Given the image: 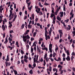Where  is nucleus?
Segmentation results:
<instances>
[{"label":"nucleus","mask_w":75,"mask_h":75,"mask_svg":"<svg viewBox=\"0 0 75 75\" xmlns=\"http://www.w3.org/2000/svg\"><path fill=\"white\" fill-rule=\"evenodd\" d=\"M21 62H22V64H24V60L22 59L21 60Z\"/></svg>","instance_id":"de8ad7c7"},{"label":"nucleus","mask_w":75,"mask_h":75,"mask_svg":"<svg viewBox=\"0 0 75 75\" xmlns=\"http://www.w3.org/2000/svg\"><path fill=\"white\" fill-rule=\"evenodd\" d=\"M74 58V57L73 56L71 57V61H73V59Z\"/></svg>","instance_id":"603ef678"},{"label":"nucleus","mask_w":75,"mask_h":75,"mask_svg":"<svg viewBox=\"0 0 75 75\" xmlns=\"http://www.w3.org/2000/svg\"><path fill=\"white\" fill-rule=\"evenodd\" d=\"M38 11L37 10H36V11L37 12V13H40V8H39L38 9Z\"/></svg>","instance_id":"dca6fc26"},{"label":"nucleus","mask_w":75,"mask_h":75,"mask_svg":"<svg viewBox=\"0 0 75 75\" xmlns=\"http://www.w3.org/2000/svg\"><path fill=\"white\" fill-rule=\"evenodd\" d=\"M24 24H22L21 26V29H23L24 28Z\"/></svg>","instance_id":"58836bf2"},{"label":"nucleus","mask_w":75,"mask_h":75,"mask_svg":"<svg viewBox=\"0 0 75 75\" xmlns=\"http://www.w3.org/2000/svg\"><path fill=\"white\" fill-rule=\"evenodd\" d=\"M44 42H42V44L41 45V46L42 47H44Z\"/></svg>","instance_id":"4c0bfd02"},{"label":"nucleus","mask_w":75,"mask_h":75,"mask_svg":"<svg viewBox=\"0 0 75 75\" xmlns=\"http://www.w3.org/2000/svg\"><path fill=\"white\" fill-rule=\"evenodd\" d=\"M33 66L34 67H35L36 66V64H35V63H34L33 64Z\"/></svg>","instance_id":"864d4df0"},{"label":"nucleus","mask_w":75,"mask_h":75,"mask_svg":"<svg viewBox=\"0 0 75 75\" xmlns=\"http://www.w3.org/2000/svg\"><path fill=\"white\" fill-rule=\"evenodd\" d=\"M58 11H59V9H57L56 10V12H57V13H58Z\"/></svg>","instance_id":"0e129e2a"},{"label":"nucleus","mask_w":75,"mask_h":75,"mask_svg":"<svg viewBox=\"0 0 75 75\" xmlns=\"http://www.w3.org/2000/svg\"><path fill=\"white\" fill-rule=\"evenodd\" d=\"M33 45H34V46L36 47V46H37V45H36V43L35 42H34L33 44Z\"/></svg>","instance_id":"ea45409f"},{"label":"nucleus","mask_w":75,"mask_h":75,"mask_svg":"<svg viewBox=\"0 0 75 75\" xmlns=\"http://www.w3.org/2000/svg\"><path fill=\"white\" fill-rule=\"evenodd\" d=\"M24 62H25L26 63H27V62H28V60H27V59H24Z\"/></svg>","instance_id":"c756f323"},{"label":"nucleus","mask_w":75,"mask_h":75,"mask_svg":"<svg viewBox=\"0 0 75 75\" xmlns=\"http://www.w3.org/2000/svg\"><path fill=\"white\" fill-rule=\"evenodd\" d=\"M29 73L30 74H33V70L31 69L29 71Z\"/></svg>","instance_id":"393cba45"},{"label":"nucleus","mask_w":75,"mask_h":75,"mask_svg":"<svg viewBox=\"0 0 75 75\" xmlns=\"http://www.w3.org/2000/svg\"><path fill=\"white\" fill-rule=\"evenodd\" d=\"M6 40L5 42H4V43L5 44H7V41H8V40H7V37H6L5 39Z\"/></svg>","instance_id":"aec40b11"},{"label":"nucleus","mask_w":75,"mask_h":75,"mask_svg":"<svg viewBox=\"0 0 75 75\" xmlns=\"http://www.w3.org/2000/svg\"><path fill=\"white\" fill-rule=\"evenodd\" d=\"M57 19L58 20H59V21H61V18H60L58 16H57Z\"/></svg>","instance_id":"f8f14e48"},{"label":"nucleus","mask_w":75,"mask_h":75,"mask_svg":"<svg viewBox=\"0 0 75 75\" xmlns=\"http://www.w3.org/2000/svg\"><path fill=\"white\" fill-rule=\"evenodd\" d=\"M13 71L14 72L15 75H17L18 74L17 71L14 70H13Z\"/></svg>","instance_id":"412c9836"},{"label":"nucleus","mask_w":75,"mask_h":75,"mask_svg":"<svg viewBox=\"0 0 75 75\" xmlns=\"http://www.w3.org/2000/svg\"><path fill=\"white\" fill-rule=\"evenodd\" d=\"M53 18V21L52 22L53 24H55V21H56V18H55V14L54 13H52L50 17L51 18Z\"/></svg>","instance_id":"f03ea898"},{"label":"nucleus","mask_w":75,"mask_h":75,"mask_svg":"<svg viewBox=\"0 0 75 75\" xmlns=\"http://www.w3.org/2000/svg\"><path fill=\"white\" fill-rule=\"evenodd\" d=\"M9 35H10V37H11V38H13V36L12 35H11V34H10Z\"/></svg>","instance_id":"4d7b16f0"},{"label":"nucleus","mask_w":75,"mask_h":75,"mask_svg":"<svg viewBox=\"0 0 75 75\" xmlns=\"http://www.w3.org/2000/svg\"><path fill=\"white\" fill-rule=\"evenodd\" d=\"M28 34V33L26 32V33H24V35H27V34Z\"/></svg>","instance_id":"e2e57ef3"},{"label":"nucleus","mask_w":75,"mask_h":75,"mask_svg":"<svg viewBox=\"0 0 75 75\" xmlns=\"http://www.w3.org/2000/svg\"><path fill=\"white\" fill-rule=\"evenodd\" d=\"M5 61H9V56L8 55L7 56V58L6 59H5Z\"/></svg>","instance_id":"9b49d317"},{"label":"nucleus","mask_w":75,"mask_h":75,"mask_svg":"<svg viewBox=\"0 0 75 75\" xmlns=\"http://www.w3.org/2000/svg\"><path fill=\"white\" fill-rule=\"evenodd\" d=\"M72 6V3H70L69 4V6Z\"/></svg>","instance_id":"680f3d73"},{"label":"nucleus","mask_w":75,"mask_h":75,"mask_svg":"<svg viewBox=\"0 0 75 75\" xmlns=\"http://www.w3.org/2000/svg\"><path fill=\"white\" fill-rule=\"evenodd\" d=\"M39 5L40 7H43V6L41 5V3H40V1L39 2Z\"/></svg>","instance_id":"6ab92c4d"},{"label":"nucleus","mask_w":75,"mask_h":75,"mask_svg":"<svg viewBox=\"0 0 75 75\" xmlns=\"http://www.w3.org/2000/svg\"><path fill=\"white\" fill-rule=\"evenodd\" d=\"M28 56H27L26 55H25L24 56V59H28Z\"/></svg>","instance_id":"7c9ffc66"},{"label":"nucleus","mask_w":75,"mask_h":75,"mask_svg":"<svg viewBox=\"0 0 75 75\" xmlns=\"http://www.w3.org/2000/svg\"><path fill=\"white\" fill-rule=\"evenodd\" d=\"M52 69V67L51 66H50L49 67V71L50 72L51 71Z\"/></svg>","instance_id":"e433bc0d"},{"label":"nucleus","mask_w":75,"mask_h":75,"mask_svg":"<svg viewBox=\"0 0 75 75\" xmlns=\"http://www.w3.org/2000/svg\"><path fill=\"white\" fill-rule=\"evenodd\" d=\"M29 1H30V0H26V3L27 4H28V2H29Z\"/></svg>","instance_id":"338daca9"},{"label":"nucleus","mask_w":75,"mask_h":75,"mask_svg":"<svg viewBox=\"0 0 75 75\" xmlns=\"http://www.w3.org/2000/svg\"><path fill=\"white\" fill-rule=\"evenodd\" d=\"M33 7V6H31L30 7H28V8L29 10H31V9Z\"/></svg>","instance_id":"f3484780"},{"label":"nucleus","mask_w":75,"mask_h":75,"mask_svg":"<svg viewBox=\"0 0 75 75\" xmlns=\"http://www.w3.org/2000/svg\"><path fill=\"white\" fill-rule=\"evenodd\" d=\"M72 69L74 72H75V68L74 67H73Z\"/></svg>","instance_id":"13d9d810"},{"label":"nucleus","mask_w":75,"mask_h":75,"mask_svg":"<svg viewBox=\"0 0 75 75\" xmlns=\"http://www.w3.org/2000/svg\"><path fill=\"white\" fill-rule=\"evenodd\" d=\"M52 6H55V3H53L51 4L52 7Z\"/></svg>","instance_id":"a18cd8bd"},{"label":"nucleus","mask_w":75,"mask_h":75,"mask_svg":"<svg viewBox=\"0 0 75 75\" xmlns=\"http://www.w3.org/2000/svg\"><path fill=\"white\" fill-rule=\"evenodd\" d=\"M37 47L38 51L39 52V53H41V50H40V49L39 47H38V46H37Z\"/></svg>","instance_id":"1a4fd4ad"},{"label":"nucleus","mask_w":75,"mask_h":75,"mask_svg":"<svg viewBox=\"0 0 75 75\" xmlns=\"http://www.w3.org/2000/svg\"><path fill=\"white\" fill-rule=\"evenodd\" d=\"M26 47L27 49H29V45H26Z\"/></svg>","instance_id":"a19ab883"},{"label":"nucleus","mask_w":75,"mask_h":75,"mask_svg":"<svg viewBox=\"0 0 75 75\" xmlns=\"http://www.w3.org/2000/svg\"><path fill=\"white\" fill-rule=\"evenodd\" d=\"M52 44H50L49 45V50L50 51V52H52Z\"/></svg>","instance_id":"20e7f679"},{"label":"nucleus","mask_w":75,"mask_h":75,"mask_svg":"<svg viewBox=\"0 0 75 75\" xmlns=\"http://www.w3.org/2000/svg\"><path fill=\"white\" fill-rule=\"evenodd\" d=\"M68 26L69 27H68L67 28V30H70L71 29V26H70V25H68Z\"/></svg>","instance_id":"ddd939ff"},{"label":"nucleus","mask_w":75,"mask_h":75,"mask_svg":"<svg viewBox=\"0 0 75 75\" xmlns=\"http://www.w3.org/2000/svg\"><path fill=\"white\" fill-rule=\"evenodd\" d=\"M24 35H23L22 38L24 42H26L27 39H30V37L28 35H27L26 36H24Z\"/></svg>","instance_id":"f257e3e1"},{"label":"nucleus","mask_w":75,"mask_h":75,"mask_svg":"<svg viewBox=\"0 0 75 75\" xmlns=\"http://www.w3.org/2000/svg\"><path fill=\"white\" fill-rule=\"evenodd\" d=\"M34 49L35 50V51H36V50H37L36 47H34Z\"/></svg>","instance_id":"69168bd1"},{"label":"nucleus","mask_w":75,"mask_h":75,"mask_svg":"<svg viewBox=\"0 0 75 75\" xmlns=\"http://www.w3.org/2000/svg\"><path fill=\"white\" fill-rule=\"evenodd\" d=\"M2 28L3 31H5V26H4V25H3L2 26Z\"/></svg>","instance_id":"2eb2a0df"},{"label":"nucleus","mask_w":75,"mask_h":75,"mask_svg":"<svg viewBox=\"0 0 75 75\" xmlns=\"http://www.w3.org/2000/svg\"><path fill=\"white\" fill-rule=\"evenodd\" d=\"M63 16H64V12H62L61 13L60 17H63Z\"/></svg>","instance_id":"a211bd4d"},{"label":"nucleus","mask_w":75,"mask_h":75,"mask_svg":"<svg viewBox=\"0 0 75 75\" xmlns=\"http://www.w3.org/2000/svg\"><path fill=\"white\" fill-rule=\"evenodd\" d=\"M69 21V19H67V20H65L64 21L66 22V23H68Z\"/></svg>","instance_id":"37998d69"},{"label":"nucleus","mask_w":75,"mask_h":75,"mask_svg":"<svg viewBox=\"0 0 75 75\" xmlns=\"http://www.w3.org/2000/svg\"><path fill=\"white\" fill-rule=\"evenodd\" d=\"M58 68H62L63 67H62V66H61L60 64H59L58 66Z\"/></svg>","instance_id":"cd10ccee"},{"label":"nucleus","mask_w":75,"mask_h":75,"mask_svg":"<svg viewBox=\"0 0 75 75\" xmlns=\"http://www.w3.org/2000/svg\"><path fill=\"white\" fill-rule=\"evenodd\" d=\"M72 55H74V56H75V53L74 52H72L71 54Z\"/></svg>","instance_id":"49530a36"},{"label":"nucleus","mask_w":75,"mask_h":75,"mask_svg":"<svg viewBox=\"0 0 75 75\" xmlns=\"http://www.w3.org/2000/svg\"><path fill=\"white\" fill-rule=\"evenodd\" d=\"M8 62H5V64L6 67L8 66Z\"/></svg>","instance_id":"72a5a7b5"},{"label":"nucleus","mask_w":75,"mask_h":75,"mask_svg":"<svg viewBox=\"0 0 75 75\" xmlns=\"http://www.w3.org/2000/svg\"><path fill=\"white\" fill-rule=\"evenodd\" d=\"M47 54H45V56L44 57V59L45 58H47Z\"/></svg>","instance_id":"c9c22d12"},{"label":"nucleus","mask_w":75,"mask_h":75,"mask_svg":"<svg viewBox=\"0 0 75 75\" xmlns=\"http://www.w3.org/2000/svg\"><path fill=\"white\" fill-rule=\"evenodd\" d=\"M56 69H57L55 68L53 69V70L54 72H55V71H56Z\"/></svg>","instance_id":"bf43d9fd"},{"label":"nucleus","mask_w":75,"mask_h":75,"mask_svg":"<svg viewBox=\"0 0 75 75\" xmlns=\"http://www.w3.org/2000/svg\"><path fill=\"white\" fill-rule=\"evenodd\" d=\"M62 73H63V71L62 70L60 72V74H62Z\"/></svg>","instance_id":"774afa93"},{"label":"nucleus","mask_w":75,"mask_h":75,"mask_svg":"<svg viewBox=\"0 0 75 75\" xmlns=\"http://www.w3.org/2000/svg\"><path fill=\"white\" fill-rule=\"evenodd\" d=\"M15 14L14 15V18L13 20V21H15V20H16V18H17V15H16V13L15 12Z\"/></svg>","instance_id":"0eeeda50"},{"label":"nucleus","mask_w":75,"mask_h":75,"mask_svg":"<svg viewBox=\"0 0 75 75\" xmlns=\"http://www.w3.org/2000/svg\"><path fill=\"white\" fill-rule=\"evenodd\" d=\"M36 34H37V32H35L34 33L33 35V37H35Z\"/></svg>","instance_id":"b1692460"},{"label":"nucleus","mask_w":75,"mask_h":75,"mask_svg":"<svg viewBox=\"0 0 75 75\" xmlns=\"http://www.w3.org/2000/svg\"><path fill=\"white\" fill-rule=\"evenodd\" d=\"M12 33H13V30H10V34H11Z\"/></svg>","instance_id":"8fccbe9b"},{"label":"nucleus","mask_w":75,"mask_h":75,"mask_svg":"<svg viewBox=\"0 0 75 75\" xmlns=\"http://www.w3.org/2000/svg\"><path fill=\"white\" fill-rule=\"evenodd\" d=\"M62 23L63 24V25L64 27H66L67 26V25H65V23L64 22H62Z\"/></svg>","instance_id":"3c124183"},{"label":"nucleus","mask_w":75,"mask_h":75,"mask_svg":"<svg viewBox=\"0 0 75 75\" xmlns=\"http://www.w3.org/2000/svg\"><path fill=\"white\" fill-rule=\"evenodd\" d=\"M59 32L60 34V38H61V37H62V35H63V33H62V30H59Z\"/></svg>","instance_id":"423d86ee"},{"label":"nucleus","mask_w":75,"mask_h":75,"mask_svg":"<svg viewBox=\"0 0 75 75\" xmlns=\"http://www.w3.org/2000/svg\"><path fill=\"white\" fill-rule=\"evenodd\" d=\"M43 62H44L43 65L44 66H45V64H46V63L45 62V60H43Z\"/></svg>","instance_id":"473e14b6"},{"label":"nucleus","mask_w":75,"mask_h":75,"mask_svg":"<svg viewBox=\"0 0 75 75\" xmlns=\"http://www.w3.org/2000/svg\"><path fill=\"white\" fill-rule=\"evenodd\" d=\"M10 14L9 16V18H11V17H11V18H14V15L13 14V11L11 10L10 11Z\"/></svg>","instance_id":"39448f33"},{"label":"nucleus","mask_w":75,"mask_h":75,"mask_svg":"<svg viewBox=\"0 0 75 75\" xmlns=\"http://www.w3.org/2000/svg\"><path fill=\"white\" fill-rule=\"evenodd\" d=\"M50 58H46L45 59L46 60V62H48V61H49V59H50Z\"/></svg>","instance_id":"a878e982"},{"label":"nucleus","mask_w":75,"mask_h":75,"mask_svg":"<svg viewBox=\"0 0 75 75\" xmlns=\"http://www.w3.org/2000/svg\"><path fill=\"white\" fill-rule=\"evenodd\" d=\"M39 13L40 15H42V11H40Z\"/></svg>","instance_id":"09e8293b"},{"label":"nucleus","mask_w":75,"mask_h":75,"mask_svg":"<svg viewBox=\"0 0 75 75\" xmlns=\"http://www.w3.org/2000/svg\"><path fill=\"white\" fill-rule=\"evenodd\" d=\"M66 53H67V55H70L69 52V50H67L65 51Z\"/></svg>","instance_id":"9d476101"},{"label":"nucleus","mask_w":75,"mask_h":75,"mask_svg":"<svg viewBox=\"0 0 75 75\" xmlns=\"http://www.w3.org/2000/svg\"><path fill=\"white\" fill-rule=\"evenodd\" d=\"M21 54H24V51L22 50H21Z\"/></svg>","instance_id":"2f4dec72"},{"label":"nucleus","mask_w":75,"mask_h":75,"mask_svg":"<svg viewBox=\"0 0 75 75\" xmlns=\"http://www.w3.org/2000/svg\"><path fill=\"white\" fill-rule=\"evenodd\" d=\"M38 55H35L34 56V58L33 59L34 62H35L36 61H37L38 58Z\"/></svg>","instance_id":"7ed1b4c3"},{"label":"nucleus","mask_w":75,"mask_h":75,"mask_svg":"<svg viewBox=\"0 0 75 75\" xmlns=\"http://www.w3.org/2000/svg\"><path fill=\"white\" fill-rule=\"evenodd\" d=\"M28 27L29 28H32V26H31L30 24H29L28 25Z\"/></svg>","instance_id":"5701e85b"},{"label":"nucleus","mask_w":75,"mask_h":75,"mask_svg":"<svg viewBox=\"0 0 75 75\" xmlns=\"http://www.w3.org/2000/svg\"><path fill=\"white\" fill-rule=\"evenodd\" d=\"M55 40H58V39H59V36L58 35L57 37H56L55 38Z\"/></svg>","instance_id":"c03bdc74"},{"label":"nucleus","mask_w":75,"mask_h":75,"mask_svg":"<svg viewBox=\"0 0 75 75\" xmlns=\"http://www.w3.org/2000/svg\"><path fill=\"white\" fill-rule=\"evenodd\" d=\"M15 47V46H14V45H13L12 47H11L10 46H9L8 47L9 48H11V50H12V49H13V48H14V47Z\"/></svg>","instance_id":"4468645a"},{"label":"nucleus","mask_w":75,"mask_h":75,"mask_svg":"<svg viewBox=\"0 0 75 75\" xmlns=\"http://www.w3.org/2000/svg\"><path fill=\"white\" fill-rule=\"evenodd\" d=\"M12 26H13V25H12V24H11L8 27H10L11 28Z\"/></svg>","instance_id":"6e6d98bb"},{"label":"nucleus","mask_w":75,"mask_h":75,"mask_svg":"<svg viewBox=\"0 0 75 75\" xmlns=\"http://www.w3.org/2000/svg\"><path fill=\"white\" fill-rule=\"evenodd\" d=\"M63 57L64 58V57H65V54L63 53Z\"/></svg>","instance_id":"052dcab7"},{"label":"nucleus","mask_w":75,"mask_h":75,"mask_svg":"<svg viewBox=\"0 0 75 75\" xmlns=\"http://www.w3.org/2000/svg\"><path fill=\"white\" fill-rule=\"evenodd\" d=\"M63 10H64V11H66L65 5L64 4L63 5Z\"/></svg>","instance_id":"4be33fe9"},{"label":"nucleus","mask_w":75,"mask_h":75,"mask_svg":"<svg viewBox=\"0 0 75 75\" xmlns=\"http://www.w3.org/2000/svg\"><path fill=\"white\" fill-rule=\"evenodd\" d=\"M11 39L12 38H10L9 37L8 38V40H9V41H12V39Z\"/></svg>","instance_id":"5fc2aeb1"},{"label":"nucleus","mask_w":75,"mask_h":75,"mask_svg":"<svg viewBox=\"0 0 75 75\" xmlns=\"http://www.w3.org/2000/svg\"><path fill=\"white\" fill-rule=\"evenodd\" d=\"M66 59L68 61H70V60H71V59L70 58L69 56H67V57L66 58Z\"/></svg>","instance_id":"6e6552de"},{"label":"nucleus","mask_w":75,"mask_h":75,"mask_svg":"<svg viewBox=\"0 0 75 75\" xmlns=\"http://www.w3.org/2000/svg\"><path fill=\"white\" fill-rule=\"evenodd\" d=\"M33 51H34V49L33 48H32V47H31V52L32 53H33Z\"/></svg>","instance_id":"bb28decb"},{"label":"nucleus","mask_w":75,"mask_h":75,"mask_svg":"<svg viewBox=\"0 0 75 75\" xmlns=\"http://www.w3.org/2000/svg\"><path fill=\"white\" fill-rule=\"evenodd\" d=\"M44 5L45 6H48V5H50V4L47 3L46 2H45L44 4Z\"/></svg>","instance_id":"f704fd0d"},{"label":"nucleus","mask_w":75,"mask_h":75,"mask_svg":"<svg viewBox=\"0 0 75 75\" xmlns=\"http://www.w3.org/2000/svg\"><path fill=\"white\" fill-rule=\"evenodd\" d=\"M40 61L41 62L43 61V59H42V57H41V58L40 59Z\"/></svg>","instance_id":"79ce46f5"},{"label":"nucleus","mask_w":75,"mask_h":75,"mask_svg":"<svg viewBox=\"0 0 75 75\" xmlns=\"http://www.w3.org/2000/svg\"><path fill=\"white\" fill-rule=\"evenodd\" d=\"M31 2H29V3H28L27 4H28V7H30V4H31Z\"/></svg>","instance_id":"c85d7f7f"}]
</instances>
